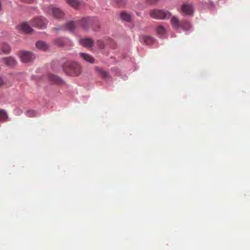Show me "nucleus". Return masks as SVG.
Here are the masks:
<instances>
[{"label":"nucleus","instance_id":"aec40b11","mask_svg":"<svg viewBox=\"0 0 250 250\" xmlns=\"http://www.w3.org/2000/svg\"><path fill=\"white\" fill-rule=\"evenodd\" d=\"M1 49L4 54H9L11 51L9 45L5 43L2 44Z\"/></svg>","mask_w":250,"mask_h":250},{"label":"nucleus","instance_id":"4468645a","mask_svg":"<svg viewBox=\"0 0 250 250\" xmlns=\"http://www.w3.org/2000/svg\"><path fill=\"white\" fill-rule=\"evenodd\" d=\"M64 28L70 31H73L76 28V24L74 21H69L65 23Z\"/></svg>","mask_w":250,"mask_h":250},{"label":"nucleus","instance_id":"6ab92c4d","mask_svg":"<svg viewBox=\"0 0 250 250\" xmlns=\"http://www.w3.org/2000/svg\"><path fill=\"white\" fill-rule=\"evenodd\" d=\"M90 23V21L88 18H84L81 21V25L85 30L87 29Z\"/></svg>","mask_w":250,"mask_h":250},{"label":"nucleus","instance_id":"0eeeda50","mask_svg":"<svg viewBox=\"0 0 250 250\" xmlns=\"http://www.w3.org/2000/svg\"><path fill=\"white\" fill-rule=\"evenodd\" d=\"M181 11L186 15L191 16L193 13V9L191 5L185 3L181 7Z\"/></svg>","mask_w":250,"mask_h":250},{"label":"nucleus","instance_id":"f257e3e1","mask_svg":"<svg viewBox=\"0 0 250 250\" xmlns=\"http://www.w3.org/2000/svg\"><path fill=\"white\" fill-rule=\"evenodd\" d=\"M63 71L68 75H79L81 73V67L76 62L68 61L62 66Z\"/></svg>","mask_w":250,"mask_h":250},{"label":"nucleus","instance_id":"dca6fc26","mask_svg":"<svg viewBox=\"0 0 250 250\" xmlns=\"http://www.w3.org/2000/svg\"><path fill=\"white\" fill-rule=\"evenodd\" d=\"M141 40L146 45H150L154 42V39L149 36H143L141 37Z\"/></svg>","mask_w":250,"mask_h":250},{"label":"nucleus","instance_id":"c85d7f7f","mask_svg":"<svg viewBox=\"0 0 250 250\" xmlns=\"http://www.w3.org/2000/svg\"><path fill=\"white\" fill-rule=\"evenodd\" d=\"M4 83L3 80L0 77V86H1Z\"/></svg>","mask_w":250,"mask_h":250},{"label":"nucleus","instance_id":"2eb2a0df","mask_svg":"<svg viewBox=\"0 0 250 250\" xmlns=\"http://www.w3.org/2000/svg\"><path fill=\"white\" fill-rule=\"evenodd\" d=\"M96 70L103 79H108L110 77L108 73L102 68L97 67L96 68Z\"/></svg>","mask_w":250,"mask_h":250},{"label":"nucleus","instance_id":"9b49d317","mask_svg":"<svg viewBox=\"0 0 250 250\" xmlns=\"http://www.w3.org/2000/svg\"><path fill=\"white\" fill-rule=\"evenodd\" d=\"M170 23L172 26L176 29H178L181 27V21L176 17H173L171 18Z\"/></svg>","mask_w":250,"mask_h":250},{"label":"nucleus","instance_id":"393cba45","mask_svg":"<svg viewBox=\"0 0 250 250\" xmlns=\"http://www.w3.org/2000/svg\"><path fill=\"white\" fill-rule=\"evenodd\" d=\"M49 79L54 83H58L59 81V78L57 76L54 75H49Z\"/></svg>","mask_w":250,"mask_h":250},{"label":"nucleus","instance_id":"ddd939ff","mask_svg":"<svg viewBox=\"0 0 250 250\" xmlns=\"http://www.w3.org/2000/svg\"><path fill=\"white\" fill-rule=\"evenodd\" d=\"M157 34L160 38H164L166 36V30L165 27L162 25H158L156 27Z\"/></svg>","mask_w":250,"mask_h":250},{"label":"nucleus","instance_id":"6e6552de","mask_svg":"<svg viewBox=\"0 0 250 250\" xmlns=\"http://www.w3.org/2000/svg\"><path fill=\"white\" fill-rule=\"evenodd\" d=\"M19 30H21L25 33H30L33 31V29L27 22H23L18 26Z\"/></svg>","mask_w":250,"mask_h":250},{"label":"nucleus","instance_id":"7ed1b4c3","mask_svg":"<svg viewBox=\"0 0 250 250\" xmlns=\"http://www.w3.org/2000/svg\"><path fill=\"white\" fill-rule=\"evenodd\" d=\"M44 11L48 14H52L56 19H62L64 16V13L61 9L53 7L52 6L44 8Z\"/></svg>","mask_w":250,"mask_h":250},{"label":"nucleus","instance_id":"1a4fd4ad","mask_svg":"<svg viewBox=\"0 0 250 250\" xmlns=\"http://www.w3.org/2000/svg\"><path fill=\"white\" fill-rule=\"evenodd\" d=\"M79 42L81 44L85 47H91L93 43V41L92 39L89 38L82 39L80 40Z\"/></svg>","mask_w":250,"mask_h":250},{"label":"nucleus","instance_id":"5701e85b","mask_svg":"<svg viewBox=\"0 0 250 250\" xmlns=\"http://www.w3.org/2000/svg\"><path fill=\"white\" fill-rule=\"evenodd\" d=\"M54 43L59 46H63L64 45V41L62 38H58L54 40Z\"/></svg>","mask_w":250,"mask_h":250},{"label":"nucleus","instance_id":"b1692460","mask_svg":"<svg viewBox=\"0 0 250 250\" xmlns=\"http://www.w3.org/2000/svg\"><path fill=\"white\" fill-rule=\"evenodd\" d=\"M26 115L29 117H34L37 115V113L35 110H29L26 112Z\"/></svg>","mask_w":250,"mask_h":250},{"label":"nucleus","instance_id":"a211bd4d","mask_svg":"<svg viewBox=\"0 0 250 250\" xmlns=\"http://www.w3.org/2000/svg\"><path fill=\"white\" fill-rule=\"evenodd\" d=\"M66 2L72 7L77 8L79 5L80 2L77 0H66Z\"/></svg>","mask_w":250,"mask_h":250},{"label":"nucleus","instance_id":"20e7f679","mask_svg":"<svg viewBox=\"0 0 250 250\" xmlns=\"http://www.w3.org/2000/svg\"><path fill=\"white\" fill-rule=\"evenodd\" d=\"M21 61L22 62L28 63L32 61L35 58V55L31 52L21 51L19 54Z\"/></svg>","mask_w":250,"mask_h":250},{"label":"nucleus","instance_id":"c756f323","mask_svg":"<svg viewBox=\"0 0 250 250\" xmlns=\"http://www.w3.org/2000/svg\"><path fill=\"white\" fill-rule=\"evenodd\" d=\"M55 29H56V30H60V29H58V28H55Z\"/></svg>","mask_w":250,"mask_h":250},{"label":"nucleus","instance_id":"39448f33","mask_svg":"<svg viewBox=\"0 0 250 250\" xmlns=\"http://www.w3.org/2000/svg\"><path fill=\"white\" fill-rule=\"evenodd\" d=\"M31 25L40 28H43L46 27V20L43 17H39L33 19L30 21Z\"/></svg>","mask_w":250,"mask_h":250},{"label":"nucleus","instance_id":"4be33fe9","mask_svg":"<svg viewBox=\"0 0 250 250\" xmlns=\"http://www.w3.org/2000/svg\"><path fill=\"white\" fill-rule=\"evenodd\" d=\"M121 17L124 21H128L130 20V14L126 13L125 12H122L121 13Z\"/></svg>","mask_w":250,"mask_h":250},{"label":"nucleus","instance_id":"f3484780","mask_svg":"<svg viewBox=\"0 0 250 250\" xmlns=\"http://www.w3.org/2000/svg\"><path fill=\"white\" fill-rule=\"evenodd\" d=\"M8 116L4 110L0 109V121L5 122L7 121Z\"/></svg>","mask_w":250,"mask_h":250},{"label":"nucleus","instance_id":"423d86ee","mask_svg":"<svg viewBox=\"0 0 250 250\" xmlns=\"http://www.w3.org/2000/svg\"><path fill=\"white\" fill-rule=\"evenodd\" d=\"M2 61L6 66L9 67H14L17 64L16 60L12 56L3 58L2 59Z\"/></svg>","mask_w":250,"mask_h":250},{"label":"nucleus","instance_id":"412c9836","mask_svg":"<svg viewBox=\"0 0 250 250\" xmlns=\"http://www.w3.org/2000/svg\"><path fill=\"white\" fill-rule=\"evenodd\" d=\"M190 26V23L188 21H181V27L184 30H188Z\"/></svg>","mask_w":250,"mask_h":250},{"label":"nucleus","instance_id":"a878e982","mask_svg":"<svg viewBox=\"0 0 250 250\" xmlns=\"http://www.w3.org/2000/svg\"><path fill=\"white\" fill-rule=\"evenodd\" d=\"M96 44L100 48H104V44L102 41L98 40L96 42Z\"/></svg>","mask_w":250,"mask_h":250},{"label":"nucleus","instance_id":"bb28decb","mask_svg":"<svg viewBox=\"0 0 250 250\" xmlns=\"http://www.w3.org/2000/svg\"><path fill=\"white\" fill-rule=\"evenodd\" d=\"M119 6H123L125 4V0H115Z\"/></svg>","mask_w":250,"mask_h":250},{"label":"nucleus","instance_id":"cd10ccee","mask_svg":"<svg viewBox=\"0 0 250 250\" xmlns=\"http://www.w3.org/2000/svg\"><path fill=\"white\" fill-rule=\"evenodd\" d=\"M159 0H147V2L149 4H155Z\"/></svg>","mask_w":250,"mask_h":250},{"label":"nucleus","instance_id":"f03ea898","mask_svg":"<svg viewBox=\"0 0 250 250\" xmlns=\"http://www.w3.org/2000/svg\"><path fill=\"white\" fill-rule=\"evenodd\" d=\"M149 14L151 18L157 20L168 19L171 16V13L168 11L156 9L150 10Z\"/></svg>","mask_w":250,"mask_h":250},{"label":"nucleus","instance_id":"f8f14e48","mask_svg":"<svg viewBox=\"0 0 250 250\" xmlns=\"http://www.w3.org/2000/svg\"><path fill=\"white\" fill-rule=\"evenodd\" d=\"M36 46L37 48L42 51H45L48 48V44L44 42L41 41L37 42L36 43Z\"/></svg>","mask_w":250,"mask_h":250},{"label":"nucleus","instance_id":"9d476101","mask_svg":"<svg viewBox=\"0 0 250 250\" xmlns=\"http://www.w3.org/2000/svg\"><path fill=\"white\" fill-rule=\"evenodd\" d=\"M80 57L85 61L89 62L91 63H94L95 59L91 55L87 53H81L80 54Z\"/></svg>","mask_w":250,"mask_h":250}]
</instances>
